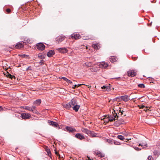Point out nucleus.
Segmentation results:
<instances>
[{
	"label": "nucleus",
	"mask_w": 160,
	"mask_h": 160,
	"mask_svg": "<svg viewBox=\"0 0 160 160\" xmlns=\"http://www.w3.org/2000/svg\"><path fill=\"white\" fill-rule=\"evenodd\" d=\"M125 123L124 121L122 119H120L116 121L114 124L115 126L116 127L119 126L121 124H123Z\"/></svg>",
	"instance_id": "423d86ee"
},
{
	"label": "nucleus",
	"mask_w": 160,
	"mask_h": 160,
	"mask_svg": "<svg viewBox=\"0 0 160 160\" xmlns=\"http://www.w3.org/2000/svg\"><path fill=\"white\" fill-rule=\"evenodd\" d=\"M77 86V85H74V86H73L72 87V88H73V89H75V88Z\"/></svg>",
	"instance_id": "3c124183"
},
{
	"label": "nucleus",
	"mask_w": 160,
	"mask_h": 160,
	"mask_svg": "<svg viewBox=\"0 0 160 160\" xmlns=\"http://www.w3.org/2000/svg\"><path fill=\"white\" fill-rule=\"evenodd\" d=\"M65 37L63 35H61L58 37L56 38V41L58 43H59L64 40Z\"/></svg>",
	"instance_id": "6e6552de"
},
{
	"label": "nucleus",
	"mask_w": 160,
	"mask_h": 160,
	"mask_svg": "<svg viewBox=\"0 0 160 160\" xmlns=\"http://www.w3.org/2000/svg\"><path fill=\"white\" fill-rule=\"evenodd\" d=\"M61 79H63L66 82V80L67 79V78L65 77H62L60 78Z\"/></svg>",
	"instance_id": "37998d69"
},
{
	"label": "nucleus",
	"mask_w": 160,
	"mask_h": 160,
	"mask_svg": "<svg viewBox=\"0 0 160 160\" xmlns=\"http://www.w3.org/2000/svg\"><path fill=\"white\" fill-rule=\"evenodd\" d=\"M71 37L72 38H74L76 39L79 38L81 36L79 34L73 33L71 35Z\"/></svg>",
	"instance_id": "ddd939ff"
},
{
	"label": "nucleus",
	"mask_w": 160,
	"mask_h": 160,
	"mask_svg": "<svg viewBox=\"0 0 160 160\" xmlns=\"http://www.w3.org/2000/svg\"><path fill=\"white\" fill-rule=\"evenodd\" d=\"M109 121L110 122H112L116 119L115 118H117L118 117V114L116 112V111H114L113 112H112V114L111 115H108V116Z\"/></svg>",
	"instance_id": "f257e3e1"
},
{
	"label": "nucleus",
	"mask_w": 160,
	"mask_h": 160,
	"mask_svg": "<svg viewBox=\"0 0 160 160\" xmlns=\"http://www.w3.org/2000/svg\"><path fill=\"white\" fill-rule=\"evenodd\" d=\"M92 47L94 49H98L99 48V47L97 48V44H93L92 45Z\"/></svg>",
	"instance_id": "c85d7f7f"
},
{
	"label": "nucleus",
	"mask_w": 160,
	"mask_h": 160,
	"mask_svg": "<svg viewBox=\"0 0 160 160\" xmlns=\"http://www.w3.org/2000/svg\"><path fill=\"white\" fill-rule=\"evenodd\" d=\"M148 159V160H154L152 156H149Z\"/></svg>",
	"instance_id": "c9c22d12"
},
{
	"label": "nucleus",
	"mask_w": 160,
	"mask_h": 160,
	"mask_svg": "<svg viewBox=\"0 0 160 160\" xmlns=\"http://www.w3.org/2000/svg\"><path fill=\"white\" fill-rule=\"evenodd\" d=\"M145 106L143 105H142L140 106V108L143 109L145 107Z\"/></svg>",
	"instance_id": "de8ad7c7"
},
{
	"label": "nucleus",
	"mask_w": 160,
	"mask_h": 160,
	"mask_svg": "<svg viewBox=\"0 0 160 160\" xmlns=\"http://www.w3.org/2000/svg\"><path fill=\"white\" fill-rule=\"evenodd\" d=\"M3 109V108H2V107L0 106V112L2 111Z\"/></svg>",
	"instance_id": "8fccbe9b"
},
{
	"label": "nucleus",
	"mask_w": 160,
	"mask_h": 160,
	"mask_svg": "<svg viewBox=\"0 0 160 160\" xmlns=\"http://www.w3.org/2000/svg\"><path fill=\"white\" fill-rule=\"evenodd\" d=\"M124 112L123 110L122 109H121V108L119 110V112H118V116H119V114H120L119 113H120V112Z\"/></svg>",
	"instance_id": "58836bf2"
},
{
	"label": "nucleus",
	"mask_w": 160,
	"mask_h": 160,
	"mask_svg": "<svg viewBox=\"0 0 160 160\" xmlns=\"http://www.w3.org/2000/svg\"><path fill=\"white\" fill-rule=\"evenodd\" d=\"M71 107L78 104L77 100L75 98H72L69 102Z\"/></svg>",
	"instance_id": "9d476101"
},
{
	"label": "nucleus",
	"mask_w": 160,
	"mask_h": 160,
	"mask_svg": "<svg viewBox=\"0 0 160 160\" xmlns=\"http://www.w3.org/2000/svg\"><path fill=\"white\" fill-rule=\"evenodd\" d=\"M101 88L102 89H103L104 91H108L109 90V89H110V88H108V87L105 86H103L102 87H101Z\"/></svg>",
	"instance_id": "393cba45"
},
{
	"label": "nucleus",
	"mask_w": 160,
	"mask_h": 160,
	"mask_svg": "<svg viewBox=\"0 0 160 160\" xmlns=\"http://www.w3.org/2000/svg\"><path fill=\"white\" fill-rule=\"evenodd\" d=\"M23 47V45L19 42L15 46V48L17 49H20Z\"/></svg>",
	"instance_id": "aec40b11"
},
{
	"label": "nucleus",
	"mask_w": 160,
	"mask_h": 160,
	"mask_svg": "<svg viewBox=\"0 0 160 160\" xmlns=\"http://www.w3.org/2000/svg\"><path fill=\"white\" fill-rule=\"evenodd\" d=\"M31 111L34 113L38 114V112L36 109L33 110Z\"/></svg>",
	"instance_id": "ea45409f"
},
{
	"label": "nucleus",
	"mask_w": 160,
	"mask_h": 160,
	"mask_svg": "<svg viewBox=\"0 0 160 160\" xmlns=\"http://www.w3.org/2000/svg\"><path fill=\"white\" fill-rule=\"evenodd\" d=\"M31 108H32V110H31V111H32L33 110L36 109V107L35 106H32V107H31Z\"/></svg>",
	"instance_id": "a18cd8bd"
},
{
	"label": "nucleus",
	"mask_w": 160,
	"mask_h": 160,
	"mask_svg": "<svg viewBox=\"0 0 160 160\" xmlns=\"http://www.w3.org/2000/svg\"><path fill=\"white\" fill-rule=\"evenodd\" d=\"M75 137L80 140H82L85 138V137L80 133L76 134Z\"/></svg>",
	"instance_id": "f8f14e48"
},
{
	"label": "nucleus",
	"mask_w": 160,
	"mask_h": 160,
	"mask_svg": "<svg viewBox=\"0 0 160 160\" xmlns=\"http://www.w3.org/2000/svg\"><path fill=\"white\" fill-rule=\"evenodd\" d=\"M117 98H120L122 100L125 102H128L130 100L129 96H128V95L121 96L119 97H117Z\"/></svg>",
	"instance_id": "7ed1b4c3"
},
{
	"label": "nucleus",
	"mask_w": 160,
	"mask_h": 160,
	"mask_svg": "<svg viewBox=\"0 0 160 160\" xmlns=\"http://www.w3.org/2000/svg\"><path fill=\"white\" fill-rule=\"evenodd\" d=\"M82 85H84V84H78V85H77V86H78V87H79Z\"/></svg>",
	"instance_id": "864d4df0"
},
{
	"label": "nucleus",
	"mask_w": 160,
	"mask_h": 160,
	"mask_svg": "<svg viewBox=\"0 0 160 160\" xmlns=\"http://www.w3.org/2000/svg\"><path fill=\"white\" fill-rule=\"evenodd\" d=\"M137 73L136 70H129L127 72L128 75L130 77H132L135 76Z\"/></svg>",
	"instance_id": "f03ea898"
},
{
	"label": "nucleus",
	"mask_w": 160,
	"mask_h": 160,
	"mask_svg": "<svg viewBox=\"0 0 160 160\" xmlns=\"http://www.w3.org/2000/svg\"><path fill=\"white\" fill-rule=\"evenodd\" d=\"M23 108L25 110H28L30 111H31V110H32L31 107H29L28 106H24Z\"/></svg>",
	"instance_id": "bb28decb"
},
{
	"label": "nucleus",
	"mask_w": 160,
	"mask_h": 160,
	"mask_svg": "<svg viewBox=\"0 0 160 160\" xmlns=\"http://www.w3.org/2000/svg\"><path fill=\"white\" fill-rule=\"evenodd\" d=\"M146 108H147V107H146Z\"/></svg>",
	"instance_id": "052dcab7"
},
{
	"label": "nucleus",
	"mask_w": 160,
	"mask_h": 160,
	"mask_svg": "<svg viewBox=\"0 0 160 160\" xmlns=\"http://www.w3.org/2000/svg\"><path fill=\"white\" fill-rule=\"evenodd\" d=\"M81 131L85 133L87 135H88L90 130H88L87 128H82L81 129Z\"/></svg>",
	"instance_id": "6ab92c4d"
},
{
	"label": "nucleus",
	"mask_w": 160,
	"mask_h": 160,
	"mask_svg": "<svg viewBox=\"0 0 160 160\" xmlns=\"http://www.w3.org/2000/svg\"><path fill=\"white\" fill-rule=\"evenodd\" d=\"M98 47H99V48H100V46H99V45H98V44H97V48Z\"/></svg>",
	"instance_id": "6e6d98bb"
},
{
	"label": "nucleus",
	"mask_w": 160,
	"mask_h": 160,
	"mask_svg": "<svg viewBox=\"0 0 160 160\" xmlns=\"http://www.w3.org/2000/svg\"><path fill=\"white\" fill-rule=\"evenodd\" d=\"M55 53L54 51L50 50L48 52L47 55L48 57H51L52 55L54 54Z\"/></svg>",
	"instance_id": "a211bd4d"
},
{
	"label": "nucleus",
	"mask_w": 160,
	"mask_h": 160,
	"mask_svg": "<svg viewBox=\"0 0 160 160\" xmlns=\"http://www.w3.org/2000/svg\"><path fill=\"white\" fill-rule=\"evenodd\" d=\"M91 70H93V68H91Z\"/></svg>",
	"instance_id": "4d7b16f0"
},
{
	"label": "nucleus",
	"mask_w": 160,
	"mask_h": 160,
	"mask_svg": "<svg viewBox=\"0 0 160 160\" xmlns=\"http://www.w3.org/2000/svg\"><path fill=\"white\" fill-rule=\"evenodd\" d=\"M38 57L40 59H42L44 58V56L42 54L40 53L38 55Z\"/></svg>",
	"instance_id": "473e14b6"
},
{
	"label": "nucleus",
	"mask_w": 160,
	"mask_h": 160,
	"mask_svg": "<svg viewBox=\"0 0 160 160\" xmlns=\"http://www.w3.org/2000/svg\"><path fill=\"white\" fill-rule=\"evenodd\" d=\"M41 102L40 99H38L34 102V104L36 105H39L41 103Z\"/></svg>",
	"instance_id": "5701e85b"
},
{
	"label": "nucleus",
	"mask_w": 160,
	"mask_h": 160,
	"mask_svg": "<svg viewBox=\"0 0 160 160\" xmlns=\"http://www.w3.org/2000/svg\"><path fill=\"white\" fill-rule=\"evenodd\" d=\"M103 119V120L104 123H104L105 124H106V123H108L110 121L109 118L107 115L105 116V117Z\"/></svg>",
	"instance_id": "f3484780"
},
{
	"label": "nucleus",
	"mask_w": 160,
	"mask_h": 160,
	"mask_svg": "<svg viewBox=\"0 0 160 160\" xmlns=\"http://www.w3.org/2000/svg\"><path fill=\"white\" fill-rule=\"evenodd\" d=\"M138 146H141L143 148L145 149L147 147V144L146 143H142V144H139Z\"/></svg>",
	"instance_id": "b1692460"
},
{
	"label": "nucleus",
	"mask_w": 160,
	"mask_h": 160,
	"mask_svg": "<svg viewBox=\"0 0 160 160\" xmlns=\"http://www.w3.org/2000/svg\"><path fill=\"white\" fill-rule=\"evenodd\" d=\"M124 134L125 135V136H126L127 135V134Z\"/></svg>",
	"instance_id": "bf43d9fd"
},
{
	"label": "nucleus",
	"mask_w": 160,
	"mask_h": 160,
	"mask_svg": "<svg viewBox=\"0 0 160 160\" xmlns=\"http://www.w3.org/2000/svg\"><path fill=\"white\" fill-rule=\"evenodd\" d=\"M97 135V134L95 133L94 131H90L88 135L92 137H98Z\"/></svg>",
	"instance_id": "4468645a"
},
{
	"label": "nucleus",
	"mask_w": 160,
	"mask_h": 160,
	"mask_svg": "<svg viewBox=\"0 0 160 160\" xmlns=\"http://www.w3.org/2000/svg\"><path fill=\"white\" fill-rule=\"evenodd\" d=\"M138 86L139 87L142 88H144L145 87L144 85L142 83L139 84H138Z\"/></svg>",
	"instance_id": "7c9ffc66"
},
{
	"label": "nucleus",
	"mask_w": 160,
	"mask_h": 160,
	"mask_svg": "<svg viewBox=\"0 0 160 160\" xmlns=\"http://www.w3.org/2000/svg\"><path fill=\"white\" fill-rule=\"evenodd\" d=\"M20 118L22 119H27L31 117V115L29 113H22L20 116Z\"/></svg>",
	"instance_id": "20e7f679"
},
{
	"label": "nucleus",
	"mask_w": 160,
	"mask_h": 160,
	"mask_svg": "<svg viewBox=\"0 0 160 160\" xmlns=\"http://www.w3.org/2000/svg\"><path fill=\"white\" fill-rule=\"evenodd\" d=\"M65 128L67 131L68 132L70 133L74 132L76 131V129L75 128L68 126H66L65 127Z\"/></svg>",
	"instance_id": "1a4fd4ad"
},
{
	"label": "nucleus",
	"mask_w": 160,
	"mask_h": 160,
	"mask_svg": "<svg viewBox=\"0 0 160 160\" xmlns=\"http://www.w3.org/2000/svg\"><path fill=\"white\" fill-rule=\"evenodd\" d=\"M45 150L48 153V156H49L50 158L51 157V151L50 150V149L49 148H48V147H47L45 148Z\"/></svg>",
	"instance_id": "4be33fe9"
},
{
	"label": "nucleus",
	"mask_w": 160,
	"mask_h": 160,
	"mask_svg": "<svg viewBox=\"0 0 160 160\" xmlns=\"http://www.w3.org/2000/svg\"><path fill=\"white\" fill-rule=\"evenodd\" d=\"M6 11L8 12L9 13L11 12V10L9 8H8L6 9Z\"/></svg>",
	"instance_id": "49530a36"
},
{
	"label": "nucleus",
	"mask_w": 160,
	"mask_h": 160,
	"mask_svg": "<svg viewBox=\"0 0 160 160\" xmlns=\"http://www.w3.org/2000/svg\"><path fill=\"white\" fill-rule=\"evenodd\" d=\"M134 148L135 150H136L137 151H139L141 149V148H138V147H134Z\"/></svg>",
	"instance_id": "79ce46f5"
},
{
	"label": "nucleus",
	"mask_w": 160,
	"mask_h": 160,
	"mask_svg": "<svg viewBox=\"0 0 160 160\" xmlns=\"http://www.w3.org/2000/svg\"><path fill=\"white\" fill-rule=\"evenodd\" d=\"M153 153L156 157H158L159 155L158 152L157 151L155 150L153 152Z\"/></svg>",
	"instance_id": "c756f323"
},
{
	"label": "nucleus",
	"mask_w": 160,
	"mask_h": 160,
	"mask_svg": "<svg viewBox=\"0 0 160 160\" xmlns=\"http://www.w3.org/2000/svg\"><path fill=\"white\" fill-rule=\"evenodd\" d=\"M48 123L49 125H52L55 128H58L59 126L57 123L51 121H49Z\"/></svg>",
	"instance_id": "9b49d317"
},
{
	"label": "nucleus",
	"mask_w": 160,
	"mask_h": 160,
	"mask_svg": "<svg viewBox=\"0 0 160 160\" xmlns=\"http://www.w3.org/2000/svg\"><path fill=\"white\" fill-rule=\"evenodd\" d=\"M119 115H120L121 116H126V114L124 112H121L119 113Z\"/></svg>",
	"instance_id": "e433bc0d"
},
{
	"label": "nucleus",
	"mask_w": 160,
	"mask_h": 160,
	"mask_svg": "<svg viewBox=\"0 0 160 160\" xmlns=\"http://www.w3.org/2000/svg\"><path fill=\"white\" fill-rule=\"evenodd\" d=\"M21 114H20V113L18 114V115H17V117H18V118H20V116Z\"/></svg>",
	"instance_id": "603ef678"
},
{
	"label": "nucleus",
	"mask_w": 160,
	"mask_h": 160,
	"mask_svg": "<svg viewBox=\"0 0 160 160\" xmlns=\"http://www.w3.org/2000/svg\"><path fill=\"white\" fill-rule=\"evenodd\" d=\"M86 65L88 67H91L92 66V63L91 62H87L85 63Z\"/></svg>",
	"instance_id": "72a5a7b5"
},
{
	"label": "nucleus",
	"mask_w": 160,
	"mask_h": 160,
	"mask_svg": "<svg viewBox=\"0 0 160 160\" xmlns=\"http://www.w3.org/2000/svg\"><path fill=\"white\" fill-rule=\"evenodd\" d=\"M119 115H120L121 116H126V114L124 112H121L119 113Z\"/></svg>",
	"instance_id": "4c0bfd02"
},
{
	"label": "nucleus",
	"mask_w": 160,
	"mask_h": 160,
	"mask_svg": "<svg viewBox=\"0 0 160 160\" xmlns=\"http://www.w3.org/2000/svg\"><path fill=\"white\" fill-rule=\"evenodd\" d=\"M72 108L73 110L76 112H77L78 111L79 108H80V106L77 104L74 106L72 107Z\"/></svg>",
	"instance_id": "2eb2a0df"
},
{
	"label": "nucleus",
	"mask_w": 160,
	"mask_h": 160,
	"mask_svg": "<svg viewBox=\"0 0 160 160\" xmlns=\"http://www.w3.org/2000/svg\"><path fill=\"white\" fill-rule=\"evenodd\" d=\"M118 138L121 140H123L124 139V137L121 135H119L118 136Z\"/></svg>",
	"instance_id": "cd10ccee"
},
{
	"label": "nucleus",
	"mask_w": 160,
	"mask_h": 160,
	"mask_svg": "<svg viewBox=\"0 0 160 160\" xmlns=\"http://www.w3.org/2000/svg\"><path fill=\"white\" fill-rule=\"evenodd\" d=\"M44 60L43 59H42L40 62H39V63H41V65L43 64L44 63Z\"/></svg>",
	"instance_id": "c03bdc74"
},
{
	"label": "nucleus",
	"mask_w": 160,
	"mask_h": 160,
	"mask_svg": "<svg viewBox=\"0 0 160 160\" xmlns=\"http://www.w3.org/2000/svg\"><path fill=\"white\" fill-rule=\"evenodd\" d=\"M108 65H107V64L106 65V66H105V67H107Z\"/></svg>",
	"instance_id": "13d9d810"
},
{
	"label": "nucleus",
	"mask_w": 160,
	"mask_h": 160,
	"mask_svg": "<svg viewBox=\"0 0 160 160\" xmlns=\"http://www.w3.org/2000/svg\"><path fill=\"white\" fill-rule=\"evenodd\" d=\"M21 57L23 58H27L28 57V55H26V54H21V55H19Z\"/></svg>",
	"instance_id": "2f4dec72"
},
{
	"label": "nucleus",
	"mask_w": 160,
	"mask_h": 160,
	"mask_svg": "<svg viewBox=\"0 0 160 160\" xmlns=\"http://www.w3.org/2000/svg\"><path fill=\"white\" fill-rule=\"evenodd\" d=\"M57 50L59 52L62 53H66L68 52V49L65 47L57 48Z\"/></svg>",
	"instance_id": "0eeeda50"
},
{
	"label": "nucleus",
	"mask_w": 160,
	"mask_h": 160,
	"mask_svg": "<svg viewBox=\"0 0 160 160\" xmlns=\"http://www.w3.org/2000/svg\"><path fill=\"white\" fill-rule=\"evenodd\" d=\"M107 141L108 143L111 144H113V142H114V140L113 139H107Z\"/></svg>",
	"instance_id": "a878e982"
},
{
	"label": "nucleus",
	"mask_w": 160,
	"mask_h": 160,
	"mask_svg": "<svg viewBox=\"0 0 160 160\" xmlns=\"http://www.w3.org/2000/svg\"><path fill=\"white\" fill-rule=\"evenodd\" d=\"M66 82L68 83V84H71L72 83V82L70 80L67 79V80L66 81Z\"/></svg>",
	"instance_id": "a19ab883"
},
{
	"label": "nucleus",
	"mask_w": 160,
	"mask_h": 160,
	"mask_svg": "<svg viewBox=\"0 0 160 160\" xmlns=\"http://www.w3.org/2000/svg\"><path fill=\"white\" fill-rule=\"evenodd\" d=\"M109 60L112 62H114L117 61L118 58L116 57L111 56V58H110Z\"/></svg>",
	"instance_id": "412c9836"
},
{
	"label": "nucleus",
	"mask_w": 160,
	"mask_h": 160,
	"mask_svg": "<svg viewBox=\"0 0 160 160\" xmlns=\"http://www.w3.org/2000/svg\"><path fill=\"white\" fill-rule=\"evenodd\" d=\"M31 68L30 67H28L27 69L26 70L27 71L28 70H31Z\"/></svg>",
	"instance_id": "09e8293b"
},
{
	"label": "nucleus",
	"mask_w": 160,
	"mask_h": 160,
	"mask_svg": "<svg viewBox=\"0 0 160 160\" xmlns=\"http://www.w3.org/2000/svg\"><path fill=\"white\" fill-rule=\"evenodd\" d=\"M37 48L39 50L42 51L45 48V45L42 43L39 42L36 45Z\"/></svg>",
	"instance_id": "39448f33"
},
{
	"label": "nucleus",
	"mask_w": 160,
	"mask_h": 160,
	"mask_svg": "<svg viewBox=\"0 0 160 160\" xmlns=\"http://www.w3.org/2000/svg\"><path fill=\"white\" fill-rule=\"evenodd\" d=\"M113 143H114L115 145H120V143L119 142L115 141L114 140V142H113Z\"/></svg>",
	"instance_id": "f704fd0d"
},
{
	"label": "nucleus",
	"mask_w": 160,
	"mask_h": 160,
	"mask_svg": "<svg viewBox=\"0 0 160 160\" xmlns=\"http://www.w3.org/2000/svg\"><path fill=\"white\" fill-rule=\"evenodd\" d=\"M62 106L64 108L67 109H69L71 108L69 102L67 103H64L62 104Z\"/></svg>",
	"instance_id": "dca6fc26"
},
{
	"label": "nucleus",
	"mask_w": 160,
	"mask_h": 160,
	"mask_svg": "<svg viewBox=\"0 0 160 160\" xmlns=\"http://www.w3.org/2000/svg\"><path fill=\"white\" fill-rule=\"evenodd\" d=\"M55 154L57 155H58L59 154L57 152H55Z\"/></svg>",
	"instance_id": "5fc2aeb1"
}]
</instances>
